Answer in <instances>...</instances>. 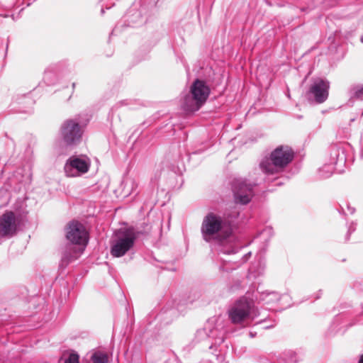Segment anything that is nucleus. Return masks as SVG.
Returning <instances> with one entry per match:
<instances>
[{"instance_id": "nucleus-1", "label": "nucleus", "mask_w": 363, "mask_h": 363, "mask_svg": "<svg viewBox=\"0 0 363 363\" xmlns=\"http://www.w3.org/2000/svg\"><path fill=\"white\" fill-rule=\"evenodd\" d=\"M66 237L69 242L77 245V250H73L74 255L72 256V259H75L84 252L88 243V232L83 224L74 220L67 227ZM70 260L67 255H64L60 264V269H64Z\"/></svg>"}, {"instance_id": "nucleus-2", "label": "nucleus", "mask_w": 363, "mask_h": 363, "mask_svg": "<svg viewBox=\"0 0 363 363\" xmlns=\"http://www.w3.org/2000/svg\"><path fill=\"white\" fill-rule=\"evenodd\" d=\"M201 232L206 242L221 240L229 235L226 230V222L220 215L210 212L203 218Z\"/></svg>"}, {"instance_id": "nucleus-3", "label": "nucleus", "mask_w": 363, "mask_h": 363, "mask_svg": "<svg viewBox=\"0 0 363 363\" xmlns=\"http://www.w3.org/2000/svg\"><path fill=\"white\" fill-rule=\"evenodd\" d=\"M294 156V151L290 147L279 146L270 155L272 163L266 159L260 163V167L267 174L277 173L286 167L293 160Z\"/></svg>"}, {"instance_id": "nucleus-4", "label": "nucleus", "mask_w": 363, "mask_h": 363, "mask_svg": "<svg viewBox=\"0 0 363 363\" xmlns=\"http://www.w3.org/2000/svg\"><path fill=\"white\" fill-rule=\"evenodd\" d=\"M135 239V235L132 230L128 229L118 230L111 244V255L116 257L123 256L133 247Z\"/></svg>"}, {"instance_id": "nucleus-5", "label": "nucleus", "mask_w": 363, "mask_h": 363, "mask_svg": "<svg viewBox=\"0 0 363 363\" xmlns=\"http://www.w3.org/2000/svg\"><path fill=\"white\" fill-rule=\"evenodd\" d=\"M22 224L20 215L7 211L0 216V236L10 238L13 236Z\"/></svg>"}, {"instance_id": "nucleus-6", "label": "nucleus", "mask_w": 363, "mask_h": 363, "mask_svg": "<svg viewBox=\"0 0 363 363\" xmlns=\"http://www.w3.org/2000/svg\"><path fill=\"white\" fill-rule=\"evenodd\" d=\"M252 303L245 297L240 298L228 311V315L234 324L242 323L251 312Z\"/></svg>"}, {"instance_id": "nucleus-7", "label": "nucleus", "mask_w": 363, "mask_h": 363, "mask_svg": "<svg viewBox=\"0 0 363 363\" xmlns=\"http://www.w3.org/2000/svg\"><path fill=\"white\" fill-rule=\"evenodd\" d=\"M82 133L79 122L74 119L65 121L61 127V135L67 145H73L79 143Z\"/></svg>"}, {"instance_id": "nucleus-8", "label": "nucleus", "mask_w": 363, "mask_h": 363, "mask_svg": "<svg viewBox=\"0 0 363 363\" xmlns=\"http://www.w3.org/2000/svg\"><path fill=\"white\" fill-rule=\"evenodd\" d=\"M233 189L235 201L240 204L248 203L254 195L252 186L250 184H247L245 180H235L233 184Z\"/></svg>"}, {"instance_id": "nucleus-9", "label": "nucleus", "mask_w": 363, "mask_h": 363, "mask_svg": "<svg viewBox=\"0 0 363 363\" xmlns=\"http://www.w3.org/2000/svg\"><path fill=\"white\" fill-rule=\"evenodd\" d=\"M88 162L78 157H70L65 165V172L68 177H77L88 172Z\"/></svg>"}, {"instance_id": "nucleus-10", "label": "nucleus", "mask_w": 363, "mask_h": 363, "mask_svg": "<svg viewBox=\"0 0 363 363\" xmlns=\"http://www.w3.org/2000/svg\"><path fill=\"white\" fill-rule=\"evenodd\" d=\"M329 87L328 82L318 79L311 85L308 93L313 95L317 103L320 104L328 99Z\"/></svg>"}, {"instance_id": "nucleus-11", "label": "nucleus", "mask_w": 363, "mask_h": 363, "mask_svg": "<svg viewBox=\"0 0 363 363\" xmlns=\"http://www.w3.org/2000/svg\"><path fill=\"white\" fill-rule=\"evenodd\" d=\"M191 94L196 100L203 104L208 97L210 89L204 82L196 79L191 86Z\"/></svg>"}, {"instance_id": "nucleus-12", "label": "nucleus", "mask_w": 363, "mask_h": 363, "mask_svg": "<svg viewBox=\"0 0 363 363\" xmlns=\"http://www.w3.org/2000/svg\"><path fill=\"white\" fill-rule=\"evenodd\" d=\"M203 104L196 100L191 94L184 98L182 107L186 112H194L198 111Z\"/></svg>"}, {"instance_id": "nucleus-13", "label": "nucleus", "mask_w": 363, "mask_h": 363, "mask_svg": "<svg viewBox=\"0 0 363 363\" xmlns=\"http://www.w3.org/2000/svg\"><path fill=\"white\" fill-rule=\"evenodd\" d=\"M79 355L77 353L65 352L60 359V363H79Z\"/></svg>"}, {"instance_id": "nucleus-14", "label": "nucleus", "mask_w": 363, "mask_h": 363, "mask_svg": "<svg viewBox=\"0 0 363 363\" xmlns=\"http://www.w3.org/2000/svg\"><path fill=\"white\" fill-rule=\"evenodd\" d=\"M93 363H108V357L106 353L96 352L91 356Z\"/></svg>"}, {"instance_id": "nucleus-15", "label": "nucleus", "mask_w": 363, "mask_h": 363, "mask_svg": "<svg viewBox=\"0 0 363 363\" xmlns=\"http://www.w3.org/2000/svg\"><path fill=\"white\" fill-rule=\"evenodd\" d=\"M352 96L357 99H363V86H355L352 91Z\"/></svg>"}, {"instance_id": "nucleus-16", "label": "nucleus", "mask_w": 363, "mask_h": 363, "mask_svg": "<svg viewBox=\"0 0 363 363\" xmlns=\"http://www.w3.org/2000/svg\"><path fill=\"white\" fill-rule=\"evenodd\" d=\"M358 363H363V354L360 357V359H359Z\"/></svg>"}]
</instances>
